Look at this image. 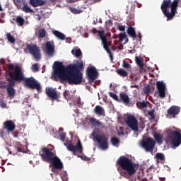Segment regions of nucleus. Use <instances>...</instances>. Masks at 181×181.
Segmentation results:
<instances>
[{"label":"nucleus","instance_id":"nucleus-1","mask_svg":"<svg viewBox=\"0 0 181 181\" xmlns=\"http://www.w3.org/2000/svg\"><path fill=\"white\" fill-rule=\"evenodd\" d=\"M54 74L55 77L60 78L61 81H67L69 84L78 85L83 81V74L84 71V63L81 58L80 60H75L74 64L68 65L66 67L63 65V62H54Z\"/></svg>","mask_w":181,"mask_h":181},{"label":"nucleus","instance_id":"nucleus-2","mask_svg":"<svg viewBox=\"0 0 181 181\" xmlns=\"http://www.w3.org/2000/svg\"><path fill=\"white\" fill-rule=\"evenodd\" d=\"M7 68L8 70V76L10 78L16 80V83H21L24 81L25 87L31 88V90H37V91H42L40 83H38L33 77L25 78V74L22 71V67L19 65L13 66V64H8Z\"/></svg>","mask_w":181,"mask_h":181},{"label":"nucleus","instance_id":"nucleus-3","mask_svg":"<svg viewBox=\"0 0 181 181\" xmlns=\"http://www.w3.org/2000/svg\"><path fill=\"white\" fill-rule=\"evenodd\" d=\"M117 165L120 166L122 170H119V175L125 179H130L133 175L136 173V169H135V164L132 163V160L125 157L121 156L117 161Z\"/></svg>","mask_w":181,"mask_h":181},{"label":"nucleus","instance_id":"nucleus-4","mask_svg":"<svg viewBox=\"0 0 181 181\" xmlns=\"http://www.w3.org/2000/svg\"><path fill=\"white\" fill-rule=\"evenodd\" d=\"M180 0H163L160 9L167 21H172L175 15L177 13V7L179 6Z\"/></svg>","mask_w":181,"mask_h":181},{"label":"nucleus","instance_id":"nucleus-5","mask_svg":"<svg viewBox=\"0 0 181 181\" xmlns=\"http://www.w3.org/2000/svg\"><path fill=\"white\" fill-rule=\"evenodd\" d=\"M168 140L174 148H177L181 144V133L176 130H170L168 134Z\"/></svg>","mask_w":181,"mask_h":181},{"label":"nucleus","instance_id":"nucleus-6","mask_svg":"<svg viewBox=\"0 0 181 181\" xmlns=\"http://www.w3.org/2000/svg\"><path fill=\"white\" fill-rule=\"evenodd\" d=\"M92 135L98 144L99 148L105 151L108 148V138L105 135L98 134V132H93Z\"/></svg>","mask_w":181,"mask_h":181},{"label":"nucleus","instance_id":"nucleus-7","mask_svg":"<svg viewBox=\"0 0 181 181\" xmlns=\"http://www.w3.org/2000/svg\"><path fill=\"white\" fill-rule=\"evenodd\" d=\"M24 50L25 52H29L30 54H32L34 59H35L37 61L40 60V49L37 45L26 44Z\"/></svg>","mask_w":181,"mask_h":181},{"label":"nucleus","instance_id":"nucleus-8","mask_svg":"<svg viewBox=\"0 0 181 181\" xmlns=\"http://www.w3.org/2000/svg\"><path fill=\"white\" fill-rule=\"evenodd\" d=\"M56 153L53 151L52 148H42L40 152V156H41L43 162H47L48 163L54 156Z\"/></svg>","mask_w":181,"mask_h":181},{"label":"nucleus","instance_id":"nucleus-9","mask_svg":"<svg viewBox=\"0 0 181 181\" xmlns=\"http://www.w3.org/2000/svg\"><path fill=\"white\" fill-rule=\"evenodd\" d=\"M86 76L90 84H93L98 78V71L95 66H88L86 69Z\"/></svg>","mask_w":181,"mask_h":181},{"label":"nucleus","instance_id":"nucleus-10","mask_svg":"<svg viewBox=\"0 0 181 181\" xmlns=\"http://www.w3.org/2000/svg\"><path fill=\"white\" fill-rule=\"evenodd\" d=\"M48 163H49V166L52 168V172L54 173L57 174V170H62V169H63V163L57 156H55Z\"/></svg>","mask_w":181,"mask_h":181},{"label":"nucleus","instance_id":"nucleus-11","mask_svg":"<svg viewBox=\"0 0 181 181\" xmlns=\"http://www.w3.org/2000/svg\"><path fill=\"white\" fill-rule=\"evenodd\" d=\"M125 122L127 127H129V128H131L132 131H134V132H138V119H136V117H135V116L132 115H128L127 117Z\"/></svg>","mask_w":181,"mask_h":181},{"label":"nucleus","instance_id":"nucleus-12","mask_svg":"<svg viewBox=\"0 0 181 181\" xmlns=\"http://www.w3.org/2000/svg\"><path fill=\"white\" fill-rule=\"evenodd\" d=\"M155 140H153L151 137H146L141 141L142 147L147 151V152H152L153 149H155Z\"/></svg>","mask_w":181,"mask_h":181},{"label":"nucleus","instance_id":"nucleus-13","mask_svg":"<svg viewBox=\"0 0 181 181\" xmlns=\"http://www.w3.org/2000/svg\"><path fill=\"white\" fill-rule=\"evenodd\" d=\"M68 151L73 152V153H83V146L81 145V141L80 139L77 141L76 145L74 146L73 144H69L66 146Z\"/></svg>","mask_w":181,"mask_h":181},{"label":"nucleus","instance_id":"nucleus-14","mask_svg":"<svg viewBox=\"0 0 181 181\" xmlns=\"http://www.w3.org/2000/svg\"><path fill=\"white\" fill-rule=\"evenodd\" d=\"M98 36L100 37V39L102 40V43L103 45V48L105 49V50H106L107 53H108V54H111V50H110V48L108 47V42H107V37L105 36V33L104 32V30L102 31H99L98 32Z\"/></svg>","mask_w":181,"mask_h":181},{"label":"nucleus","instance_id":"nucleus-15","mask_svg":"<svg viewBox=\"0 0 181 181\" xmlns=\"http://www.w3.org/2000/svg\"><path fill=\"white\" fill-rule=\"evenodd\" d=\"M156 86L160 98H165L166 97V86L165 83L162 81H158Z\"/></svg>","mask_w":181,"mask_h":181},{"label":"nucleus","instance_id":"nucleus-16","mask_svg":"<svg viewBox=\"0 0 181 181\" xmlns=\"http://www.w3.org/2000/svg\"><path fill=\"white\" fill-rule=\"evenodd\" d=\"M45 93L47 97H49L52 100H59L60 98V94L56 92V90L53 89V88H46Z\"/></svg>","mask_w":181,"mask_h":181},{"label":"nucleus","instance_id":"nucleus-17","mask_svg":"<svg viewBox=\"0 0 181 181\" xmlns=\"http://www.w3.org/2000/svg\"><path fill=\"white\" fill-rule=\"evenodd\" d=\"M3 127L7 132H13L15 131V128H16V124H15L14 121L6 120L3 123Z\"/></svg>","mask_w":181,"mask_h":181},{"label":"nucleus","instance_id":"nucleus-18","mask_svg":"<svg viewBox=\"0 0 181 181\" xmlns=\"http://www.w3.org/2000/svg\"><path fill=\"white\" fill-rule=\"evenodd\" d=\"M45 47L47 49V54L49 57L54 56V42L53 41H48L45 43Z\"/></svg>","mask_w":181,"mask_h":181},{"label":"nucleus","instance_id":"nucleus-19","mask_svg":"<svg viewBox=\"0 0 181 181\" xmlns=\"http://www.w3.org/2000/svg\"><path fill=\"white\" fill-rule=\"evenodd\" d=\"M168 115H170L173 118H175L176 115L180 112V107L177 106H171L168 110Z\"/></svg>","mask_w":181,"mask_h":181},{"label":"nucleus","instance_id":"nucleus-20","mask_svg":"<svg viewBox=\"0 0 181 181\" xmlns=\"http://www.w3.org/2000/svg\"><path fill=\"white\" fill-rule=\"evenodd\" d=\"M129 96H128L125 92H122L119 93V103H124V104L128 105V104H129Z\"/></svg>","mask_w":181,"mask_h":181},{"label":"nucleus","instance_id":"nucleus-21","mask_svg":"<svg viewBox=\"0 0 181 181\" xmlns=\"http://www.w3.org/2000/svg\"><path fill=\"white\" fill-rule=\"evenodd\" d=\"M132 26H134V25H128L127 34L129 36H130V37L133 38V40H135V39L137 37L136 32L135 31V28Z\"/></svg>","mask_w":181,"mask_h":181},{"label":"nucleus","instance_id":"nucleus-22","mask_svg":"<svg viewBox=\"0 0 181 181\" xmlns=\"http://www.w3.org/2000/svg\"><path fill=\"white\" fill-rule=\"evenodd\" d=\"M29 4L33 8H37V6H43L46 3L43 0H30Z\"/></svg>","mask_w":181,"mask_h":181},{"label":"nucleus","instance_id":"nucleus-23","mask_svg":"<svg viewBox=\"0 0 181 181\" xmlns=\"http://www.w3.org/2000/svg\"><path fill=\"white\" fill-rule=\"evenodd\" d=\"M94 112L96 115H99V117H102L105 115V110L100 105H96L94 108Z\"/></svg>","mask_w":181,"mask_h":181},{"label":"nucleus","instance_id":"nucleus-24","mask_svg":"<svg viewBox=\"0 0 181 181\" xmlns=\"http://www.w3.org/2000/svg\"><path fill=\"white\" fill-rule=\"evenodd\" d=\"M6 91L9 98H15V95H16V91L15 90V88H13V87L7 86Z\"/></svg>","mask_w":181,"mask_h":181},{"label":"nucleus","instance_id":"nucleus-25","mask_svg":"<svg viewBox=\"0 0 181 181\" xmlns=\"http://www.w3.org/2000/svg\"><path fill=\"white\" fill-rule=\"evenodd\" d=\"M12 21L17 23L18 26H23L25 25V19L21 16H16L12 18Z\"/></svg>","mask_w":181,"mask_h":181},{"label":"nucleus","instance_id":"nucleus-26","mask_svg":"<svg viewBox=\"0 0 181 181\" xmlns=\"http://www.w3.org/2000/svg\"><path fill=\"white\" fill-rule=\"evenodd\" d=\"M89 122L93 127H103V122H100V120H97V119L94 117H90Z\"/></svg>","mask_w":181,"mask_h":181},{"label":"nucleus","instance_id":"nucleus-27","mask_svg":"<svg viewBox=\"0 0 181 181\" xmlns=\"http://www.w3.org/2000/svg\"><path fill=\"white\" fill-rule=\"evenodd\" d=\"M53 35H54L55 37H57V39H59L60 40H66V35L63 34V33H61L60 31L58 30H53L52 31Z\"/></svg>","mask_w":181,"mask_h":181},{"label":"nucleus","instance_id":"nucleus-28","mask_svg":"<svg viewBox=\"0 0 181 181\" xmlns=\"http://www.w3.org/2000/svg\"><path fill=\"white\" fill-rule=\"evenodd\" d=\"M148 102H146L145 100H142V101H138L136 103V105L137 107V108H139V110H144V108H147L148 107Z\"/></svg>","mask_w":181,"mask_h":181},{"label":"nucleus","instance_id":"nucleus-29","mask_svg":"<svg viewBox=\"0 0 181 181\" xmlns=\"http://www.w3.org/2000/svg\"><path fill=\"white\" fill-rule=\"evenodd\" d=\"M135 14L133 12L129 13V16H127V25H135L134 18Z\"/></svg>","mask_w":181,"mask_h":181},{"label":"nucleus","instance_id":"nucleus-30","mask_svg":"<svg viewBox=\"0 0 181 181\" xmlns=\"http://www.w3.org/2000/svg\"><path fill=\"white\" fill-rule=\"evenodd\" d=\"M71 53L75 57H77V59H80V57L83 56V52H81V49H72Z\"/></svg>","mask_w":181,"mask_h":181},{"label":"nucleus","instance_id":"nucleus-31","mask_svg":"<svg viewBox=\"0 0 181 181\" xmlns=\"http://www.w3.org/2000/svg\"><path fill=\"white\" fill-rule=\"evenodd\" d=\"M22 11L25 13H33L35 12L27 4H24V6L22 7Z\"/></svg>","mask_w":181,"mask_h":181},{"label":"nucleus","instance_id":"nucleus-32","mask_svg":"<svg viewBox=\"0 0 181 181\" xmlns=\"http://www.w3.org/2000/svg\"><path fill=\"white\" fill-rule=\"evenodd\" d=\"M135 62H136L137 66H139V68L140 69V70H143L144 69V62H142V59H141V58H139V57H135Z\"/></svg>","mask_w":181,"mask_h":181},{"label":"nucleus","instance_id":"nucleus-33","mask_svg":"<svg viewBox=\"0 0 181 181\" xmlns=\"http://www.w3.org/2000/svg\"><path fill=\"white\" fill-rule=\"evenodd\" d=\"M59 136L62 142L66 141V132H63V128H59Z\"/></svg>","mask_w":181,"mask_h":181},{"label":"nucleus","instance_id":"nucleus-34","mask_svg":"<svg viewBox=\"0 0 181 181\" xmlns=\"http://www.w3.org/2000/svg\"><path fill=\"white\" fill-rule=\"evenodd\" d=\"M117 74L120 76L121 77H128V72L127 71L119 69L117 71Z\"/></svg>","mask_w":181,"mask_h":181},{"label":"nucleus","instance_id":"nucleus-35","mask_svg":"<svg viewBox=\"0 0 181 181\" xmlns=\"http://www.w3.org/2000/svg\"><path fill=\"white\" fill-rule=\"evenodd\" d=\"M6 37L10 43H15V42H16V39H15V37H13L11 33L6 34Z\"/></svg>","mask_w":181,"mask_h":181},{"label":"nucleus","instance_id":"nucleus-36","mask_svg":"<svg viewBox=\"0 0 181 181\" xmlns=\"http://www.w3.org/2000/svg\"><path fill=\"white\" fill-rule=\"evenodd\" d=\"M153 137L158 144H162V136H160V134L156 133L154 134Z\"/></svg>","mask_w":181,"mask_h":181},{"label":"nucleus","instance_id":"nucleus-37","mask_svg":"<svg viewBox=\"0 0 181 181\" xmlns=\"http://www.w3.org/2000/svg\"><path fill=\"white\" fill-rule=\"evenodd\" d=\"M38 36L40 39H43V37H45V36H46V30H45V28L39 30H38Z\"/></svg>","mask_w":181,"mask_h":181},{"label":"nucleus","instance_id":"nucleus-38","mask_svg":"<svg viewBox=\"0 0 181 181\" xmlns=\"http://www.w3.org/2000/svg\"><path fill=\"white\" fill-rule=\"evenodd\" d=\"M63 95L65 98V100H71V95L70 94V91L66 90L64 93H63Z\"/></svg>","mask_w":181,"mask_h":181},{"label":"nucleus","instance_id":"nucleus-39","mask_svg":"<svg viewBox=\"0 0 181 181\" xmlns=\"http://www.w3.org/2000/svg\"><path fill=\"white\" fill-rule=\"evenodd\" d=\"M7 81H8V85L7 86V87H15V82L16 81V80L10 78L7 79Z\"/></svg>","mask_w":181,"mask_h":181},{"label":"nucleus","instance_id":"nucleus-40","mask_svg":"<svg viewBox=\"0 0 181 181\" xmlns=\"http://www.w3.org/2000/svg\"><path fill=\"white\" fill-rule=\"evenodd\" d=\"M109 95H110V97H111V98H113V100H115V101H117V103H119V98H118V95H117V94H115L112 92H110Z\"/></svg>","mask_w":181,"mask_h":181},{"label":"nucleus","instance_id":"nucleus-41","mask_svg":"<svg viewBox=\"0 0 181 181\" xmlns=\"http://www.w3.org/2000/svg\"><path fill=\"white\" fill-rule=\"evenodd\" d=\"M122 67H124V69H126L127 70H131L132 69L131 67V64H129L128 62H125V61H123Z\"/></svg>","mask_w":181,"mask_h":181},{"label":"nucleus","instance_id":"nucleus-42","mask_svg":"<svg viewBox=\"0 0 181 181\" xmlns=\"http://www.w3.org/2000/svg\"><path fill=\"white\" fill-rule=\"evenodd\" d=\"M156 159H158V160H165V154L162 153H158L156 155Z\"/></svg>","mask_w":181,"mask_h":181},{"label":"nucleus","instance_id":"nucleus-43","mask_svg":"<svg viewBox=\"0 0 181 181\" xmlns=\"http://www.w3.org/2000/svg\"><path fill=\"white\" fill-rule=\"evenodd\" d=\"M111 143L114 146H115V145H118V144H119V139L117 137H112Z\"/></svg>","mask_w":181,"mask_h":181},{"label":"nucleus","instance_id":"nucleus-44","mask_svg":"<svg viewBox=\"0 0 181 181\" xmlns=\"http://www.w3.org/2000/svg\"><path fill=\"white\" fill-rule=\"evenodd\" d=\"M31 69L33 73H37V71H39V65L37 64H34L32 66Z\"/></svg>","mask_w":181,"mask_h":181},{"label":"nucleus","instance_id":"nucleus-45","mask_svg":"<svg viewBox=\"0 0 181 181\" xmlns=\"http://www.w3.org/2000/svg\"><path fill=\"white\" fill-rule=\"evenodd\" d=\"M15 148L18 152H22V144L20 142L16 144Z\"/></svg>","mask_w":181,"mask_h":181},{"label":"nucleus","instance_id":"nucleus-46","mask_svg":"<svg viewBox=\"0 0 181 181\" xmlns=\"http://www.w3.org/2000/svg\"><path fill=\"white\" fill-rule=\"evenodd\" d=\"M127 38V35L124 33H121L119 34V42H124V40Z\"/></svg>","mask_w":181,"mask_h":181},{"label":"nucleus","instance_id":"nucleus-47","mask_svg":"<svg viewBox=\"0 0 181 181\" xmlns=\"http://www.w3.org/2000/svg\"><path fill=\"white\" fill-rule=\"evenodd\" d=\"M69 10L72 13H76V14L81 13V11L77 10L73 7L69 8Z\"/></svg>","mask_w":181,"mask_h":181},{"label":"nucleus","instance_id":"nucleus-48","mask_svg":"<svg viewBox=\"0 0 181 181\" xmlns=\"http://www.w3.org/2000/svg\"><path fill=\"white\" fill-rule=\"evenodd\" d=\"M151 119H155V110H152L148 112Z\"/></svg>","mask_w":181,"mask_h":181},{"label":"nucleus","instance_id":"nucleus-49","mask_svg":"<svg viewBox=\"0 0 181 181\" xmlns=\"http://www.w3.org/2000/svg\"><path fill=\"white\" fill-rule=\"evenodd\" d=\"M117 29H118V30H120V32H124L125 31V25H118Z\"/></svg>","mask_w":181,"mask_h":181},{"label":"nucleus","instance_id":"nucleus-50","mask_svg":"<svg viewBox=\"0 0 181 181\" xmlns=\"http://www.w3.org/2000/svg\"><path fill=\"white\" fill-rule=\"evenodd\" d=\"M81 159H82V160H90V158H88V157L86 156H80Z\"/></svg>","mask_w":181,"mask_h":181},{"label":"nucleus","instance_id":"nucleus-51","mask_svg":"<svg viewBox=\"0 0 181 181\" xmlns=\"http://www.w3.org/2000/svg\"><path fill=\"white\" fill-rule=\"evenodd\" d=\"M139 127L141 129H144V128H145V123H144V122H141L139 123Z\"/></svg>","mask_w":181,"mask_h":181},{"label":"nucleus","instance_id":"nucleus-52","mask_svg":"<svg viewBox=\"0 0 181 181\" xmlns=\"http://www.w3.org/2000/svg\"><path fill=\"white\" fill-rule=\"evenodd\" d=\"M144 93L145 94H149V93H151V89L149 88H146Z\"/></svg>","mask_w":181,"mask_h":181},{"label":"nucleus","instance_id":"nucleus-53","mask_svg":"<svg viewBox=\"0 0 181 181\" xmlns=\"http://www.w3.org/2000/svg\"><path fill=\"white\" fill-rule=\"evenodd\" d=\"M107 25H108V26H112L113 23H112V19L108 20Z\"/></svg>","mask_w":181,"mask_h":181},{"label":"nucleus","instance_id":"nucleus-54","mask_svg":"<svg viewBox=\"0 0 181 181\" xmlns=\"http://www.w3.org/2000/svg\"><path fill=\"white\" fill-rule=\"evenodd\" d=\"M35 16L37 21H40V19H42V16L40 14H36Z\"/></svg>","mask_w":181,"mask_h":181},{"label":"nucleus","instance_id":"nucleus-55","mask_svg":"<svg viewBox=\"0 0 181 181\" xmlns=\"http://www.w3.org/2000/svg\"><path fill=\"white\" fill-rule=\"evenodd\" d=\"M131 88H138V85L135 84V85H132L131 86Z\"/></svg>","mask_w":181,"mask_h":181},{"label":"nucleus","instance_id":"nucleus-56","mask_svg":"<svg viewBox=\"0 0 181 181\" xmlns=\"http://www.w3.org/2000/svg\"><path fill=\"white\" fill-rule=\"evenodd\" d=\"M78 0H67V1L69 3V4H71L73 2H77Z\"/></svg>","mask_w":181,"mask_h":181},{"label":"nucleus","instance_id":"nucleus-57","mask_svg":"<svg viewBox=\"0 0 181 181\" xmlns=\"http://www.w3.org/2000/svg\"><path fill=\"white\" fill-rule=\"evenodd\" d=\"M137 37H139L140 39L139 40H142V35H141V33H139Z\"/></svg>","mask_w":181,"mask_h":181},{"label":"nucleus","instance_id":"nucleus-58","mask_svg":"<svg viewBox=\"0 0 181 181\" xmlns=\"http://www.w3.org/2000/svg\"><path fill=\"white\" fill-rule=\"evenodd\" d=\"M101 0H93V4H97V2H100Z\"/></svg>","mask_w":181,"mask_h":181},{"label":"nucleus","instance_id":"nucleus-59","mask_svg":"<svg viewBox=\"0 0 181 181\" xmlns=\"http://www.w3.org/2000/svg\"><path fill=\"white\" fill-rule=\"evenodd\" d=\"M109 56H110V59H112V53L109 54Z\"/></svg>","mask_w":181,"mask_h":181},{"label":"nucleus","instance_id":"nucleus-60","mask_svg":"<svg viewBox=\"0 0 181 181\" xmlns=\"http://www.w3.org/2000/svg\"><path fill=\"white\" fill-rule=\"evenodd\" d=\"M98 22L99 23H103V20H101V18H99Z\"/></svg>","mask_w":181,"mask_h":181},{"label":"nucleus","instance_id":"nucleus-61","mask_svg":"<svg viewBox=\"0 0 181 181\" xmlns=\"http://www.w3.org/2000/svg\"><path fill=\"white\" fill-rule=\"evenodd\" d=\"M93 24H94V25H97V22L93 21Z\"/></svg>","mask_w":181,"mask_h":181},{"label":"nucleus","instance_id":"nucleus-62","mask_svg":"<svg viewBox=\"0 0 181 181\" xmlns=\"http://www.w3.org/2000/svg\"><path fill=\"white\" fill-rule=\"evenodd\" d=\"M2 133H3L2 130L0 129V134H2Z\"/></svg>","mask_w":181,"mask_h":181},{"label":"nucleus","instance_id":"nucleus-63","mask_svg":"<svg viewBox=\"0 0 181 181\" xmlns=\"http://www.w3.org/2000/svg\"><path fill=\"white\" fill-rule=\"evenodd\" d=\"M51 1V2H54V1H56V0H50Z\"/></svg>","mask_w":181,"mask_h":181},{"label":"nucleus","instance_id":"nucleus-64","mask_svg":"<svg viewBox=\"0 0 181 181\" xmlns=\"http://www.w3.org/2000/svg\"><path fill=\"white\" fill-rule=\"evenodd\" d=\"M64 181H67V178L64 179Z\"/></svg>","mask_w":181,"mask_h":181}]
</instances>
